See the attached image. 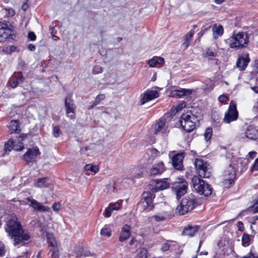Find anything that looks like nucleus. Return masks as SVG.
Wrapping results in <instances>:
<instances>
[{
    "mask_svg": "<svg viewBox=\"0 0 258 258\" xmlns=\"http://www.w3.org/2000/svg\"><path fill=\"white\" fill-rule=\"evenodd\" d=\"M6 232L13 240L14 246L27 245L30 242L31 236L27 230L23 229L21 223L17 219L8 220L5 227Z\"/></svg>",
    "mask_w": 258,
    "mask_h": 258,
    "instance_id": "obj_1",
    "label": "nucleus"
},
{
    "mask_svg": "<svg viewBox=\"0 0 258 258\" xmlns=\"http://www.w3.org/2000/svg\"><path fill=\"white\" fill-rule=\"evenodd\" d=\"M201 204V200L199 198L194 195L190 194L181 200L180 204L176 208V211L179 215H183L191 212Z\"/></svg>",
    "mask_w": 258,
    "mask_h": 258,
    "instance_id": "obj_2",
    "label": "nucleus"
},
{
    "mask_svg": "<svg viewBox=\"0 0 258 258\" xmlns=\"http://www.w3.org/2000/svg\"><path fill=\"white\" fill-rule=\"evenodd\" d=\"M198 120V117L190 110L186 113H182L179 118V122L182 128L186 132L190 133L196 128V123Z\"/></svg>",
    "mask_w": 258,
    "mask_h": 258,
    "instance_id": "obj_3",
    "label": "nucleus"
},
{
    "mask_svg": "<svg viewBox=\"0 0 258 258\" xmlns=\"http://www.w3.org/2000/svg\"><path fill=\"white\" fill-rule=\"evenodd\" d=\"M191 182L195 190L200 195L208 197L212 192V188L211 185L205 182L203 179L197 176H194L192 178Z\"/></svg>",
    "mask_w": 258,
    "mask_h": 258,
    "instance_id": "obj_4",
    "label": "nucleus"
},
{
    "mask_svg": "<svg viewBox=\"0 0 258 258\" xmlns=\"http://www.w3.org/2000/svg\"><path fill=\"white\" fill-rule=\"evenodd\" d=\"M231 38L233 40L230 43L229 46L231 48L239 49L245 47L249 42L248 34L245 32H239L233 34Z\"/></svg>",
    "mask_w": 258,
    "mask_h": 258,
    "instance_id": "obj_5",
    "label": "nucleus"
},
{
    "mask_svg": "<svg viewBox=\"0 0 258 258\" xmlns=\"http://www.w3.org/2000/svg\"><path fill=\"white\" fill-rule=\"evenodd\" d=\"M171 188L177 200L184 196L187 191L188 183L187 181L182 178H179L176 181L171 183Z\"/></svg>",
    "mask_w": 258,
    "mask_h": 258,
    "instance_id": "obj_6",
    "label": "nucleus"
},
{
    "mask_svg": "<svg viewBox=\"0 0 258 258\" xmlns=\"http://www.w3.org/2000/svg\"><path fill=\"white\" fill-rule=\"evenodd\" d=\"M238 117V112L236 108V104L231 101L228 109L225 112L223 120L224 122L229 123L232 121L236 120Z\"/></svg>",
    "mask_w": 258,
    "mask_h": 258,
    "instance_id": "obj_7",
    "label": "nucleus"
},
{
    "mask_svg": "<svg viewBox=\"0 0 258 258\" xmlns=\"http://www.w3.org/2000/svg\"><path fill=\"white\" fill-rule=\"evenodd\" d=\"M155 195L151 191H144L142 194V199L140 205H142L144 210H152L154 206L153 204V200Z\"/></svg>",
    "mask_w": 258,
    "mask_h": 258,
    "instance_id": "obj_8",
    "label": "nucleus"
},
{
    "mask_svg": "<svg viewBox=\"0 0 258 258\" xmlns=\"http://www.w3.org/2000/svg\"><path fill=\"white\" fill-rule=\"evenodd\" d=\"M185 157L184 152L178 153L174 155L172 158V164L174 169L177 170H184L183 160Z\"/></svg>",
    "mask_w": 258,
    "mask_h": 258,
    "instance_id": "obj_9",
    "label": "nucleus"
},
{
    "mask_svg": "<svg viewBox=\"0 0 258 258\" xmlns=\"http://www.w3.org/2000/svg\"><path fill=\"white\" fill-rule=\"evenodd\" d=\"M26 200L30 202L29 206L33 209L34 211L46 212H48L50 210V208L49 207L42 205L36 200L31 199L30 197L27 198Z\"/></svg>",
    "mask_w": 258,
    "mask_h": 258,
    "instance_id": "obj_10",
    "label": "nucleus"
},
{
    "mask_svg": "<svg viewBox=\"0 0 258 258\" xmlns=\"http://www.w3.org/2000/svg\"><path fill=\"white\" fill-rule=\"evenodd\" d=\"M40 154V153L38 148L29 149L25 154L23 155L22 159L27 163H29L35 160L37 156Z\"/></svg>",
    "mask_w": 258,
    "mask_h": 258,
    "instance_id": "obj_11",
    "label": "nucleus"
},
{
    "mask_svg": "<svg viewBox=\"0 0 258 258\" xmlns=\"http://www.w3.org/2000/svg\"><path fill=\"white\" fill-rule=\"evenodd\" d=\"M24 80L21 72H15L10 79L9 83L12 88H15L19 84L23 82Z\"/></svg>",
    "mask_w": 258,
    "mask_h": 258,
    "instance_id": "obj_12",
    "label": "nucleus"
},
{
    "mask_svg": "<svg viewBox=\"0 0 258 258\" xmlns=\"http://www.w3.org/2000/svg\"><path fill=\"white\" fill-rule=\"evenodd\" d=\"M159 92L156 90H147L144 93L143 98L141 100V104L143 105L145 103L158 97Z\"/></svg>",
    "mask_w": 258,
    "mask_h": 258,
    "instance_id": "obj_13",
    "label": "nucleus"
},
{
    "mask_svg": "<svg viewBox=\"0 0 258 258\" xmlns=\"http://www.w3.org/2000/svg\"><path fill=\"white\" fill-rule=\"evenodd\" d=\"M165 179H168V178L156 180L155 187H153L151 189L152 192H156L159 190H164L169 187L170 184Z\"/></svg>",
    "mask_w": 258,
    "mask_h": 258,
    "instance_id": "obj_14",
    "label": "nucleus"
},
{
    "mask_svg": "<svg viewBox=\"0 0 258 258\" xmlns=\"http://www.w3.org/2000/svg\"><path fill=\"white\" fill-rule=\"evenodd\" d=\"M14 31V27L10 25V27L0 32V37L2 38V40L4 41L14 40L15 37Z\"/></svg>",
    "mask_w": 258,
    "mask_h": 258,
    "instance_id": "obj_15",
    "label": "nucleus"
},
{
    "mask_svg": "<svg viewBox=\"0 0 258 258\" xmlns=\"http://www.w3.org/2000/svg\"><path fill=\"white\" fill-rule=\"evenodd\" d=\"M225 180L228 181L229 184H232L234 182V180L236 178V171L235 168L230 164L228 169L225 171Z\"/></svg>",
    "mask_w": 258,
    "mask_h": 258,
    "instance_id": "obj_16",
    "label": "nucleus"
},
{
    "mask_svg": "<svg viewBox=\"0 0 258 258\" xmlns=\"http://www.w3.org/2000/svg\"><path fill=\"white\" fill-rule=\"evenodd\" d=\"M250 61L249 55L246 53L245 56H240L237 60L236 66L239 70L242 71L245 70L248 63Z\"/></svg>",
    "mask_w": 258,
    "mask_h": 258,
    "instance_id": "obj_17",
    "label": "nucleus"
},
{
    "mask_svg": "<svg viewBox=\"0 0 258 258\" xmlns=\"http://www.w3.org/2000/svg\"><path fill=\"white\" fill-rule=\"evenodd\" d=\"M192 93V90L188 89H181L172 90L170 95L172 97L181 98L183 96H189Z\"/></svg>",
    "mask_w": 258,
    "mask_h": 258,
    "instance_id": "obj_18",
    "label": "nucleus"
},
{
    "mask_svg": "<svg viewBox=\"0 0 258 258\" xmlns=\"http://www.w3.org/2000/svg\"><path fill=\"white\" fill-rule=\"evenodd\" d=\"M165 167L163 162L161 161L154 165L150 170L151 175L161 174L165 171Z\"/></svg>",
    "mask_w": 258,
    "mask_h": 258,
    "instance_id": "obj_19",
    "label": "nucleus"
},
{
    "mask_svg": "<svg viewBox=\"0 0 258 258\" xmlns=\"http://www.w3.org/2000/svg\"><path fill=\"white\" fill-rule=\"evenodd\" d=\"M20 122L18 119L12 120L9 123L8 127L10 129L11 134L13 133L19 134L21 132L20 127Z\"/></svg>",
    "mask_w": 258,
    "mask_h": 258,
    "instance_id": "obj_20",
    "label": "nucleus"
},
{
    "mask_svg": "<svg viewBox=\"0 0 258 258\" xmlns=\"http://www.w3.org/2000/svg\"><path fill=\"white\" fill-rule=\"evenodd\" d=\"M246 138L251 140H255L258 137V130L253 126H248L245 132Z\"/></svg>",
    "mask_w": 258,
    "mask_h": 258,
    "instance_id": "obj_21",
    "label": "nucleus"
},
{
    "mask_svg": "<svg viewBox=\"0 0 258 258\" xmlns=\"http://www.w3.org/2000/svg\"><path fill=\"white\" fill-rule=\"evenodd\" d=\"M64 106L66 109V113L67 114L74 112L75 104L73 100L69 95L65 97Z\"/></svg>",
    "mask_w": 258,
    "mask_h": 258,
    "instance_id": "obj_22",
    "label": "nucleus"
},
{
    "mask_svg": "<svg viewBox=\"0 0 258 258\" xmlns=\"http://www.w3.org/2000/svg\"><path fill=\"white\" fill-rule=\"evenodd\" d=\"M131 227L127 225H124L121 230L119 240L120 242H123L127 240L131 236Z\"/></svg>",
    "mask_w": 258,
    "mask_h": 258,
    "instance_id": "obj_23",
    "label": "nucleus"
},
{
    "mask_svg": "<svg viewBox=\"0 0 258 258\" xmlns=\"http://www.w3.org/2000/svg\"><path fill=\"white\" fill-rule=\"evenodd\" d=\"M199 228L200 226L198 225H195L194 226L188 225L184 228L182 234L189 236H193L195 234L199 231Z\"/></svg>",
    "mask_w": 258,
    "mask_h": 258,
    "instance_id": "obj_24",
    "label": "nucleus"
},
{
    "mask_svg": "<svg viewBox=\"0 0 258 258\" xmlns=\"http://www.w3.org/2000/svg\"><path fill=\"white\" fill-rule=\"evenodd\" d=\"M15 143H16V142L14 141V140H13L12 138L10 139L5 144L4 149L5 151L9 152L11 151L13 149L16 151H21L24 149V147L22 143V147H20L19 149L15 147L16 146L14 144Z\"/></svg>",
    "mask_w": 258,
    "mask_h": 258,
    "instance_id": "obj_25",
    "label": "nucleus"
},
{
    "mask_svg": "<svg viewBox=\"0 0 258 258\" xmlns=\"http://www.w3.org/2000/svg\"><path fill=\"white\" fill-rule=\"evenodd\" d=\"M211 167L209 164H207L203 169L199 171V175L202 178H209L211 176Z\"/></svg>",
    "mask_w": 258,
    "mask_h": 258,
    "instance_id": "obj_26",
    "label": "nucleus"
},
{
    "mask_svg": "<svg viewBox=\"0 0 258 258\" xmlns=\"http://www.w3.org/2000/svg\"><path fill=\"white\" fill-rule=\"evenodd\" d=\"M195 33L194 30H191L188 33L185 34L183 39L184 42L182 43V45L184 48H186L190 44V41L191 40L192 37Z\"/></svg>",
    "mask_w": 258,
    "mask_h": 258,
    "instance_id": "obj_27",
    "label": "nucleus"
},
{
    "mask_svg": "<svg viewBox=\"0 0 258 258\" xmlns=\"http://www.w3.org/2000/svg\"><path fill=\"white\" fill-rule=\"evenodd\" d=\"M213 33V37L214 39H217L219 36L223 35L224 32L223 27L222 25H220L218 27L214 26L212 28Z\"/></svg>",
    "mask_w": 258,
    "mask_h": 258,
    "instance_id": "obj_28",
    "label": "nucleus"
},
{
    "mask_svg": "<svg viewBox=\"0 0 258 258\" xmlns=\"http://www.w3.org/2000/svg\"><path fill=\"white\" fill-rule=\"evenodd\" d=\"M48 180V177L39 178L37 179V182L35 183V186L40 188L48 187L49 184L47 182Z\"/></svg>",
    "mask_w": 258,
    "mask_h": 258,
    "instance_id": "obj_29",
    "label": "nucleus"
},
{
    "mask_svg": "<svg viewBox=\"0 0 258 258\" xmlns=\"http://www.w3.org/2000/svg\"><path fill=\"white\" fill-rule=\"evenodd\" d=\"M195 166L198 173L199 171L203 169V168L208 164V163L204 161L202 159H196L195 161Z\"/></svg>",
    "mask_w": 258,
    "mask_h": 258,
    "instance_id": "obj_30",
    "label": "nucleus"
},
{
    "mask_svg": "<svg viewBox=\"0 0 258 258\" xmlns=\"http://www.w3.org/2000/svg\"><path fill=\"white\" fill-rule=\"evenodd\" d=\"M85 169L87 171H90L95 173L99 171V167L97 165H93L91 164H88L85 166Z\"/></svg>",
    "mask_w": 258,
    "mask_h": 258,
    "instance_id": "obj_31",
    "label": "nucleus"
},
{
    "mask_svg": "<svg viewBox=\"0 0 258 258\" xmlns=\"http://www.w3.org/2000/svg\"><path fill=\"white\" fill-rule=\"evenodd\" d=\"M211 117L215 123H220L221 121V117L219 113L216 111H212L211 113Z\"/></svg>",
    "mask_w": 258,
    "mask_h": 258,
    "instance_id": "obj_32",
    "label": "nucleus"
},
{
    "mask_svg": "<svg viewBox=\"0 0 258 258\" xmlns=\"http://www.w3.org/2000/svg\"><path fill=\"white\" fill-rule=\"evenodd\" d=\"M100 234L104 236L110 237L111 235V230L109 228L104 227L101 229Z\"/></svg>",
    "mask_w": 258,
    "mask_h": 258,
    "instance_id": "obj_33",
    "label": "nucleus"
},
{
    "mask_svg": "<svg viewBox=\"0 0 258 258\" xmlns=\"http://www.w3.org/2000/svg\"><path fill=\"white\" fill-rule=\"evenodd\" d=\"M62 134L60 130L59 125H55L53 128V135L55 138H58L60 135Z\"/></svg>",
    "mask_w": 258,
    "mask_h": 258,
    "instance_id": "obj_34",
    "label": "nucleus"
},
{
    "mask_svg": "<svg viewBox=\"0 0 258 258\" xmlns=\"http://www.w3.org/2000/svg\"><path fill=\"white\" fill-rule=\"evenodd\" d=\"M212 128L211 127H208L206 128V131L204 133L205 139L206 141H209L212 136Z\"/></svg>",
    "mask_w": 258,
    "mask_h": 258,
    "instance_id": "obj_35",
    "label": "nucleus"
},
{
    "mask_svg": "<svg viewBox=\"0 0 258 258\" xmlns=\"http://www.w3.org/2000/svg\"><path fill=\"white\" fill-rule=\"evenodd\" d=\"M28 135H30V134H24L22 133L20 134L19 136L16 137V143L18 142L19 144H21L27 137Z\"/></svg>",
    "mask_w": 258,
    "mask_h": 258,
    "instance_id": "obj_36",
    "label": "nucleus"
},
{
    "mask_svg": "<svg viewBox=\"0 0 258 258\" xmlns=\"http://www.w3.org/2000/svg\"><path fill=\"white\" fill-rule=\"evenodd\" d=\"M251 74L253 77H258V60L254 61V69Z\"/></svg>",
    "mask_w": 258,
    "mask_h": 258,
    "instance_id": "obj_37",
    "label": "nucleus"
},
{
    "mask_svg": "<svg viewBox=\"0 0 258 258\" xmlns=\"http://www.w3.org/2000/svg\"><path fill=\"white\" fill-rule=\"evenodd\" d=\"M103 72V68L99 65H95L92 70L93 74H98Z\"/></svg>",
    "mask_w": 258,
    "mask_h": 258,
    "instance_id": "obj_38",
    "label": "nucleus"
},
{
    "mask_svg": "<svg viewBox=\"0 0 258 258\" xmlns=\"http://www.w3.org/2000/svg\"><path fill=\"white\" fill-rule=\"evenodd\" d=\"M50 251H52L51 258H59V255L57 247L52 248L50 249Z\"/></svg>",
    "mask_w": 258,
    "mask_h": 258,
    "instance_id": "obj_39",
    "label": "nucleus"
},
{
    "mask_svg": "<svg viewBox=\"0 0 258 258\" xmlns=\"http://www.w3.org/2000/svg\"><path fill=\"white\" fill-rule=\"evenodd\" d=\"M186 106V102L184 101H182L181 103H179L176 107H175V109L176 112H177L180 110H181L183 108Z\"/></svg>",
    "mask_w": 258,
    "mask_h": 258,
    "instance_id": "obj_40",
    "label": "nucleus"
},
{
    "mask_svg": "<svg viewBox=\"0 0 258 258\" xmlns=\"http://www.w3.org/2000/svg\"><path fill=\"white\" fill-rule=\"evenodd\" d=\"M148 251L146 248H142L139 254V258H147V257Z\"/></svg>",
    "mask_w": 258,
    "mask_h": 258,
    "instance_id": "obj_41",
    "label": "nucleus"
},
{
    "mask_svg": "<svg viewBox=\"0 0 258 258\" xmlns=\"http://www.w3.org/2000/svg\"><path fill=\"white\" fill-rule=\"evenodd\" d=\"M7 22L6 21H4L3 22H0V32L2 31L3 30H5L8 28L10 27Z\"/></svg>",
    "mask_w": 258,
    "mask_h": 258,
    "instance_id": "obj_42",
    "label": "nucleus"
},
{
    "mask_svg": "<svg viewBox=\"0 0 258 258\" xmlns=\"http://www.w3.org/2000/svg\"><path fill=\"white\" fill-rule=\"evenodd\" d=\"M46 237L48 244H52V241H51L50 240L54 237L53 234L51 233L46 232Z\"/></svg>",
    "mask_w": 258,
    "mask_h": 258,
    "instance_id": "obj_43",
    "label": "nucleus"
},
{
    "mask_svg": "<svg viewBox=\"0 0 258 258\" xmlns=\"http://www.w3.org/2000/svg\"><path fill=\"white\" fill-rule=\"evenodd\" d=\"M148 63L150 67H155L157 64V58H152L149 59Z\"/></svg>",
    "mask_w": 258,
    "mask_h": 258,
    "instance_id": "obj_44",
    "label": "nucleus"
},
{
    "mask_svg": "<svg viewBox=\"0 0 258 258\" xmlns=\"http://www.w3.org/2000/svg\"><path fill=\"white\" fill-rule=\"evenodd\" d=\"M112 211L113 210L110 207L106 208L103 214L104 216L107 218L111 216Z\"/></svg>",
    "mask_w": 258,
    "mask_h": 258,
    "instance_id": "obj_45",
    "label": "nucleus"
},
{
    "mask_svg": "<svg viewBox=\"0 0 258 258\" xmlns=\"http://www.w3.org/2000/svg\"><path fill=\"white\" fill-rule=\"evenodd\" d=\"M250 241V237L248 234L244 233L242 237V241L244 243H248Z\"/></svg>",
    "mask_w": 258,
    "mask_h": 258,
    "instance_id": "obj_46",
    "label": "nucleus"
},
{
    "mask_svg": "<svg viewBox=\"0 0 258 258\" xmlns=\"http://www.w3.org/2000/svg\"><path fill=\"white\" fill-rule=\"evenodd\" d=\"M206 55L208 56H216L217 53L213 51L210 48H208L206 49Z\"/></svg>",
    "mask_w": 258,
    "mask_h": 258,
    "instance_id": "obj_47",
    "label": "nucleus"
},
{
    "mask_svg": "<svg viewBox=\"0 0 258 258\" xmlns=\"http://www.w3.org/2000/svg\"><path fill=\"white\" fill-rule=\"evenodd\" d=\"M153 217L154 218V219L156 222L163 221L166 219V217L162 215H154Z\"/></svg>",
    "mask_w": 258,
    "mask_h": 258,
    "instance_id": "obj_48",
    "label": "nucleus"
},
{
    "mask_svg": "<svg viewBox=\"0 0 258 258\" xmlns=\"http://www.w3.org/2000/svg\"><path fill=\"white\" fill-rule=\"evenodd\" d=\"M105 98V95L104 94H99L98 95L95 100V102L97 104H98L100 102L103 100Z\"/></svg>",
    "mask_w": 258,
    "mask_h": 258,
    "instance_id": "obj_49",
    "label": "nucleus"
},
{
    "mask_svg": "<svg viewBox=\"0 0 258 258\" xmlns=\"http://www.w3.org/2000/svg\"><path fill=\"white\" fill-rule=\"evenodd\" d=\"M28 38L31 41H34L36 39V36L33 32L30 31L28 32Z\"/></svg>",
    "mask_w": 258,
    "mask_h": 258,
    "instance_id": "obj_50",
    "label": "nucleus"
},
{
    "mask_svg": "<svg viewBox=\"0 0 258 258\" xmlns=\"http://www.w3.org/2000/svg\"><path fill=\"white\" fill-rule=\"evenodd\" d=\"M120 204L118 202L114 203L110 205V207L113 210H117L120 208Z\"/></svg>",
    "mask_w": 258,
    "mask_h": 258,
    "instance_id": "obj_51",
    "label": "nucleus"
},
{
    "mask_svg": "<svg viewBox=\"0 0 258 258\" xmlns=\"http://www.w3.org/2000/svg\"><path fill=\"white\" fill-rule=\"evenodd\" d=\"M52 208L54 211L58 212L60 209V205L58 203H54L53 204Z\"/></svg>",
    "mask_w": 258,
    "mask_h": 258,
    "instance_id": "obj_52",
    "label": "nucleus"
},
{
    "mask_svg": "<svg viewBox=\"0 0 258 258\" xmlns=\"http://www.w3.org/2000/svg\"><path fill=\"white\" fill-rule=\"evenodd\" d=\"M228 99V97L225 95H221L218 97V100L221 103L226 102Z\"/></svg>",
    "mask_w": 258,
    "mask_h": 258,
    "instance_id": "obj_53",
    "label": "nucleus"
},
{
    "mask_svg": "<svg viewBox=\"0 0 258 258\" xmlns=\"http://www.w3.org/2000/svg\"><path fill=\"white\" fill-rule=\"evenodd\" d=\"M170 247V244L168 243H164L162 244L161 250L163 251H167L169 249Z\"/></svg>",
    "mask_w": 258,
    "mask_h": 258,
    "instance_id": "obj_54",
    "label": "nucleus"
},
{
    "mask_svg": "<svg viewBox=\"0 0 258 258\" xmlns=\"http://www.w3.org/2000/svg\"><path fill=\"white\" fill-rule=\"evenodd\" d=\"M75 251V253L76 255V256L78 257H81L83 256V249L82 248H80L78 250H76V249L74 250Z\"/></svg>",
    "mask_w": 258,
    "mask_h": 258,
    "instance_id": "obj_55",
    "label": "nucleus"
},
{
    "mask_svg": "<svg viewBox=\"0 0 258 258\" xmlns=\"http://www.w3.org/2000/svg\"><path fill=\"white\" fill-rule=\"evenodd\" d=\"M252 171H258V157L255 160L254 163L251 167Z\"/></svg>",
    "mask_w": 258,
    "mask_h": 258,
    "instance_id": "obj_56",
    "label": "nucleus"
},
{
    "mask_svg": "<svg viewBox=\"0 0 258 258\" xmlns=\"http://www.w3.org/2000/svg\"><path fill=\"white\" fill-rule=\"evenodd\" d=\"M237 226L239 231L243 232L244 230L243 224L241 221H238Z\"/></svg>",
    "mask_w": 258,
    "mask_h": 258,
    "instance_id": "obj_57",
    "label": "nucleus"
},
{
    "mask_svg": "<svg viewBox=\"0 0 258 258\" xmlns=\"http://www.w3.org/2000/svg\"><path fill=\"white\" fill-rule=\"evenodd\" d=\"M5 247L3 243L0 241V255H3L5 252Z\"/></svg>",
    "mask_w": 258,
    "mask_h": 258,
    "instance_id": "obj_58",
    "label": "nucleus"
},
{
    "mask_svg": "<svg viewBox=\"0 0 258 258\" xmlns=\"http://www.w3.org/2000/svg\"><path fill=\"white\" fill-rule=\"evenodd\" d=\"M7 11V15L8 17H13L15 15V12L12 9H6Z\"/></svg>",
    "mask_w": 258,
    "mask_h": 258,
    "instance_id": "obj_59",
    "label": "nucleus"
},
{
    "mask_svg": "<svg viewBox=\"0 0 258 258\" xmlns=\"http://www.w3.org/2000/svg\"><path fill=\"white\" fill-rule=\"evenodd\" d=\"M50 241H52V244H48L49 246L51 247L52 248L57 247V242L54 237L52 239H51Z\"/></svg>",
    "mask_w": 258,
    "mask_h": 258,
    "instance_id": "obj_60",
    "label": "nucleus"
},
{
    "mask_svg": "<svg viewBox=\"0 0 258 258\" xmlns=\"http://www.w3.org/2000/svg\"><path fill=\"white\" fill-rule=\"evenodd\" d=\"M211 28V26H209L207 28H204V29H202L199 33H198V36L199 37H202L204 34L205 33V31H207L208 30H209V29H210Z\"/></svg>",
    "mask_w": 258,
    "mask_h": 258,
    "instance_id": "obj_61",
    "label": "nucleus"
},
{
    "mask_svg": "<svg viewBox=\"0 0 258 258\" xmlns=\"http://www.w3.org/2000/svg\"><path fill=\"white\" fill-rule=\"evenodd\" d=\"M165 119H160L156 124L157 125H159V126L163 127L165 125Z\"/></svg>",
    "mask_w": 258,
    "mask_h": 258,
    "instance_id": "obj_62",
    "label": "nucleus"
},
{
    "mask_svg": "<svg viewBox=\"0 0 258 258\" xmlns=\"http://www.w3.org/2000/svg\"><path fill=\"white\" fill-rule=\"evenodd\" d=\"M242 258H258V256H255L253 253L249 252L248 255L243 256Z\"/></svg>",
    "mask_w": 258,
    "mask_h": 258,
    "instance_id": "obj_63",
    "label": "nucleus"
},
{
    "mask_svg": "<svg viewBox=\"0 0 258 258\" xmlns=\"http://www.w3.org/2000/svg\"><path fill=\"white\" fill-rule=\"evenodd\" d=\"M29 255V252L26 251L23 255H19L16 258H28Z\"/></svg>",
    "mask_w": 258,
    "mask_h": 258,
    "instance_id": "obj_64",
    "label": "nucleus"
}]
</instances>
